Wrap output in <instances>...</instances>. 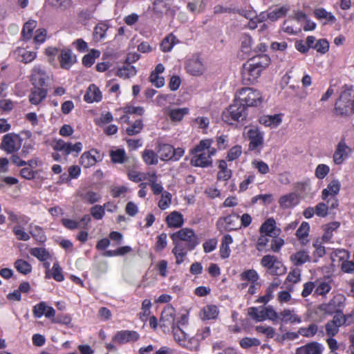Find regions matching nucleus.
Wrapping results in <instances>:
<instances>
[{
	"label": "nucleus",
	"mask_w": 354,
	"mask_h": 354,
	"mask_svg": "<svg viewBox=\"0 0 354 354\" xmlns=\"http://www.w3.org/2000/svg\"><path fill=\"white\" fill-rule=\"evenodd\" d=\"M252 39L250 36L245 35L241 38V51L248 55H250L252 52Z\"/></svg>",
	"instance_id": "09e8293b"
},
{
	"label": "nucleus",
	"mask_w": 354,
	"mask_h": 354,
	"mask_svg": "<svg viewBox=\"0 0 354 354\" xmlns=\"http://www.w3.org/2000/svg\"><path fill=\"white\" fill-rule=\"evenodd\" d=\"M261 264L268 269L269 273L273 275H281L286 271V268L282 262L274 255H265L261 260Z\"/></svg>",
	"instance_id": "6e6552de"
},
{
	"label": "nucleus",
	"mask_w": 354,
	"mask_h": 354,
	"mask_svg": "<svg viewBox=\"0 0 354 354\" xmlns=\"http://www.w3.org/2000/svg\"><path fill=\"white\" fill-rule=\"evenodd\" d=\"M344 299L342 295L335 296L328 304H326L324 310L326 313L331 314L334 312L336 313H340L339 309L341 308L342 304V300Z\"/></svg>",
	"instance_id": "b1692460"
},
{
	"label": "nucleus",
	"mask_w": 354,
	"mask_h": 354,
	"mask_svg": "<svg viewBox=\"0 0 354 354\" xmlns=\"http://www.w3.org/2000/svg\"><path fill=\"white\" fill-rule=\"evenodd\" d=\"M172 153H174L173 146L169 144H160L158 145V153L160 155L161 160H172Z\"/></svg>",
	"instance_id": "cd10ccee"
},
{
	"label": "nucleus",
	"mask_w": 354,
	"mask_h": 354,
	"mask_svg": "<svg viewBox=\"0 0 354 354\" xmlns=\"http://www.w3.org/2000/svg\"><path fill=\"white\" fill-rule=\"evenodd\" d=\"M346 322V318L343 313H337L333 316V319L328 321L326 325V333L329 337H334L339 332V328Z\"/></svg>",
	"instance_id": "9b49d317"
},
{
	"label": "nucleus",
	"mask_w": 354,
	"mask_h": 354,
	"mask_svg": "<svg viewBox=\"0 0 354 354\" xmlns=\"http://www.w3.org/2000/svg\"><path fill=\"white\" fill-rule=\"evenodd\" d=\"M110 156L111 160L114 163H122L124 162L126 153L124 149H118L114 151H111Z\"/></svg>",
	"instance_id": "3c124183"
},
{
	"label": "nucleus",
	"mask_w": 354,
	"mask_h": 354,
	"mask_svg": "<svg viewBox=\"0 0 354 354\" xmlns=\"http://www.w3.org/2000/svg\"><path fill=\"white\" fill-rule=\"evenodd\" d=\"M290 261L295 266H301L310 261V256L304 250L298 251L290 256Z\"/></svg>",
	"instance_id": "c756f323"
},
{
	"label": "nucleus",
	"mask_w": 354,
	"mask_h": 354,
	"mask_svg": "<svg viewBox=\"0 0 354 354\" xmlns=\"http://www.w3.org/2000/svg\"><path fill=\"white\" fill-rule=\"evenodd\" d=\"M8 219L12 222L17 224H24L26 225L28 223V219L24 215H19L15 214L12 211L7 212Z\"/></svg>",
	"instance_id": "5fc2aeb1"
},
{
	"label": "nucleus",
	"mask_w": 354,
	"mask_h": 354,
	"mask_svg": "<svg viewBox=\"0 0 354 354\" xmlns=\"http://www.w3.org/2000/svg\"><path fill=\"white\" fill-rule=\"evenodd\" d=\"M151 306L149 299H145L142 303V313H140V318L143 321H146L147 317L150 314V308Z\"/></svg>",
	"instance_id": "13d9d810"
},
{
	"label": "nucleus",
	"mask_w": 354,
	"mask_h": 354,
	"mask_svg": "<svg viewBox=\"0 0 354 354\" xmlns=\"http://www.w3.org/2000/svg\"><path fill=\"white\" fill-rule=\"evenodd\" d=\"M351 149L345 143L344 140H341L336 146L333 159L335 165H341L348 158L351 153Z\"/></svg>",
	"instance_id": "f8f14e48"
},
{
	"label": "nucleus",
	"mask_w": 354,
	"mask_h": 354,
	"mask_svg": "<svg viewBox=\"0 0 354 354\" xmlns=\"http://www.w3.org/2000/svg\"><path fill=\"white\" fill-rule=\"evenodd\" d=\"M212 140H202L192 150L193 154L190 163L194 167H208L212 165V157L216 153V149L211 147Z\"/></svg>",
	"instance_id": "7ed1b4c3"
},
{
	"label": "nucleus",
	"mask_w": 354,
	"mask_h": 354,
	"mask_svg": "<svg viewBox=\"0 0 354 354\" xmlns=\"http://www.w3.org/2000/svg\"><path fill=\"white\" fill-rule=\"evenodd\" d=\"M178 42L176 37L173 34L167 35L161 42L160 48L163 52L171 50L174 46Z\"/></svg>",
	"instance_id": "e433bc0d"
},
{
	"label": "nucleus",
	"mask_w": 354,
	"mask_h": 354,
	"mask_svg": "<svg viewBox=\"0 0 354 354\" xmlns=\"http://www.w3.org/2000/svg\"><path fill=\"white\" fill-rule=\"evenodd\" d=\"M252 165L261 174H266L269 172L268 165L262 160H255L252 162Z\"/></svg>",
	"instance_id": "0e129e2a"
},
{
	"label": "nucleus",
	"mask_w": 354,
	"mask_h": 354,
	"mask_svg": "<svg viewBox=\"0 0 354 354\" xmlns=\"http://www.w3.org/2000/svg\"><path fill=\"white\" fill-rule=\"evenodd\" d=\"M340 183L338 180H332L328 185L327 187L323 189L322 193V198L323 200H326L329 195L335 196L340 190Z\"/></svg>",
	"instance_id": "a878e982"
},
{
	"label": "nucleus",
	"mask_w": 354,
	"mask_h": 354,
	"mask_svg": "<svg viewBox=\"0 0 354 354\" xmlns=\"http://www.w3.org/2000/svg\"><path fill=\"white\" fill-rule=\"evenodd\" d=\"M160 324L161 327L167 329L169 326L173 328V326H176L175 323V309L171 305L166 306L162 311Z\"/></svg>",
	"instance_id": "ddd939ff"
},
{
	"label": "nucleus",
	"mask_w": 354,
	"mask_h": 354,
	"mask_svg": "<svg viewBox=\"0 0 354 354\" xmlns=\"http://www.w3.org/2000/svg\"><path fill=\"white\" fill-rule=\"evenodd\" d=\"M139 338V334L133 330H121L113 337V341L120 344L130 342H136Z\"/></svg>",
	"instance_id": "2eb2a0df"
},
{
	"label": "nucleus",
	"mask_w": 354,
	"mask_h": 354,
	"mask_svg": "<svg viewBox=\"0 0 354 354\" xmlns=\"http://www.w3.org/2000/svg\"><path fill=\"white\" fill-rule=\"evenodd\" d=\"M189 113L188 108H178L169 110L168 115L173 122H180Z\"/></svg>",
	"instance_id": "f704fd0d"
},
{
	"label": "nucleus",
	"mask_w": 354,
	"mask_h": 354,
	"mask_svg": "<svg viewBox=\"0 0 354 354\" xmlns=\"http://www.w3.org/2000/svg\"><path fill=\"white\" fill-rule=\"evenodd\" d=\"M59 60L62 68L69 69L76 62V57L71 50H63L59 56Z\"/></svg>",
	"instance_id": "a211bd4d"
},
{
	"label": "nucleus",
	"mask_w": 354,
	"mask_h": 354,
	"mask_svg": "<svg viewBox=\"0 0 354 354\" xmlns=\"http://www.w3.org/2000/svg\"><path fill=\"white\" fill-rule=\"evenodd\" d=\"M298 196L295 193H289L281 196L279 203L281 208L288 209L295 206L298 203Z\"/></svg>",
	"instance_id": "412c9836"
},
{
	"label": "nucleus",
	"mask_w": 354,
	"mask_h": 354,
	"mask_svg": "<svg viewBox=\"0 0 354 354\" xmlns=\"http://www.w3.org/2000/svg\"><path fill=\"white\" fill-rule=\"evenodd\" d=\"M280 316L284 322H290L291 324L301 322V319L299 317L294 310L290 309H285L281 313Z\"/></svg>",
	"instance_id": "473e14b6"
},
{
	"label": "nucleus",
	"mask_w": 354,
	"mask_h": 354,
	"mask_svg": "<svg viewBox=\"0 0 354 354\" xmlns=\"http://www.w3.org/2000/svg\"><path fill=\"white\" fill-rule=\"evenodd\" d=\"M142 129V121L141 120H137L133 124L127 128L126 132L129 136H134L140 133Z\"/></svg>",
	"instance_id": "603ef678"
},
{
	"label": "nucleus",
	"mask_w": 354,
	"mask_h": 354,
	"mask_svg": "<svg viewBox=\"0 0 354 354\" xmlns=\"http://www.w3.org/2000/svg\"><path fill=\"white\" fill-rule=\"evenodd\" d=\"M171 202V194L168 192L162 194L161 198L158 202V207L164 210L169 207Z\"/></svg>",
	"instance_id": "6e6d98bb"
},
{
	"label": "nucleus",
	"mask_w": 354,
	"mask_h": 354,
	"mask_svg": "<svg viewBox=\"0 0 354 354\" xmlns=\"http://www.w3.org/2000/svg\"><path fill=\"white\" fill-rule=\"evenodd\" d=\"M259 122L266 127L275 128L278 127L281 122V118L280 115L275 114L272 115H263L259 120Z\"/></svg>",
	"instance_id": "bb28decb"
},
{
	"label": "nucleus",
	"mask_w": 354,
	"mask_h": 354,
	"mask_svg": "<svg viewBox=\"0 0 354 354\" xmlns=\"http://www.w3.org/2000/svg\"><path fill=\"white\" fill-rule=\"evenodd\" d=\"M287 11L288 8L286 7L283 6L281 8H277L267 14V17L272 21H275L277 19L284 16Z\"/></svg>",
	"instance_id": "864d4df0"
},
{
	"label": "nucleus",
	"mask_w": 354,
	"mask_h": 354,
	"mask_svg": "<svg viewBox=\"0 0 354 354\" xmlns=\"http://www.w3.org/2000/svg\"><path fill=\"white\" fill-rule=\"evenodd\" d=\"M310 230V225L307 222H302L300 227L296 232V236L301 241V243H305V239L308 236Z\"/></svg>",
	"instance_id": "a18cd8bd"
},
{
	"label": "nucleus",
	"mask_w": 354,
	"mask_h": 354,
	"mask_svg": "<svg viewBox=\"0 0 354 354\" xmlns=\"http://www.w3.org/2000/svg\"><path fill=\"white\" fill-rule=\"evenodd\" d=\"M48 79L49 75L41 65L37 64L32 68L30 80L34 86H43Z\"/></svg>",
	"instance_id": "9d476101"
},
{
	"label": "nucleus",
	"mask_w": 354,
	"mask_h": 354,
	"mask_svg": "<svg viewBox=\"0 0 354 354\" xmlns=\"http://www.w3.org/2000/svg\"><path fill=\"white\" fill-rule=\"evenodd\" d=\"M166 221L169 227H180L183 224V215L178 212H172L167 216Z\"/></svg>",
	"instance_id": "c85d7f7f"
},
{
	"label": "nucleus",
	"mask_w": 354,
	"mask_h": 354,
	"mask_svg": "<svg viewBox=\"0 0 354 354\" xmlns=\"http://www.w3.org/2000/svg\"><path fill=\"white\" fill-rule=\"evenodd\" d=\"M84 99L88 103L100 102L102 100L101 91L95 84H91L86 90Z\"/></svg>",
	"instance_id": "aec40b11"
},
{
	"label": "nucleus",
	"mask_w": 354,
	"mask_h": 354,
	"mask_svg": "<svg viewBox=\"0 0 354 354\" xmlns=\"http://www.w3.org/2000/svg\"><path fill=\"white\" fill-rule=\"evenodd\" d=\"M330 171L329 167L324 164L319 165L315 169V176L319 179L324 178Z\"/></svg>",
	"instance_id": "e2e57ef3"
},
{
	"label": "nucleus",
	"mask_w": 354,
	"mask_h": 354,
	"mask_svg": "<svg viewBox=\"0 0 354 354\" xmlns=\"http://www.w3.org/2000/svg\"><path fill=\"white\" fill-rule=\"evenodd\" d=\"M247 108L237 100L223 111L222 118L224 122L232 124L234 121H242L246 118Z\"/></svg>",
	"instance_id": "423d86ee"
},
{
	"label": "nucleus",
	"mask_w": 354,
	"mask_h": 354,
	"mask_svg": "<svg viewBox=\"0 0 354 354\" xmlns=\"http://www.w3.org/2000/svg\"><path fill=\"white\" fill-rule=\"evenodd\" d=\"M21 146V139L19 135L10 133L4 135L0 148L8 153L18 151Z\"/></svg>",
	"instance_id": "1a4fd4ad"
},
{
	"label": "nucleus",
	"mask_w": 354,
	"mask_h": 354,
	"mask_svg": "<svg viewBox=\"0 0 354 354\" xmlns=\"http://www.w3.org/2000/svg\"><path fill=\"white\" fill-rule=\"evenodd\" d=\"M37 27V21L29 20L24 25L22 30V36L24 39L28 40L32 37V32Z\"/></svg>",
	"instance_id": "58836bf2"
},
{
	"label": "nucleus",
	"mask_w": 354,
	"mask_h": 354,
	"mask_svg": "<svg viewBox=\"0 0 354 354\" xmlns=\"http://www.w3.org/2000/svg\"><path fill=\"white\" fill-rule=\"evenodd\" d=\"M187 73L194 76H198L203 73L205 67L198 55H194L186 64Z\"/></svg>",
	"instance_id": "4468645a"
},
{
	"label": "nucleus",
	"mask_w": 354,
	"mask_h": 354,
	"mask_svg": "<svg viewBox=\"0 0 354 354\" xmlns=\"http://www.w3.org/2000/svg\"><path fill=\"white\" fill-rule=\"evenodd\" d=\"M173 333L174 339L178 342V344L183 346L187 347V335L186 333L180 327V326L176 325V326H173Z\"/></svg>",
	"instance_id": "72a5a7b5"
},
{
	"label": "nucleus",
	"mask_w": 354,
	"mask_h": 354,
	"mask_svg": "<svg viewBox=\"0 0 354 354\" xmlns=\"http://www.w3.org/2000/svg\"><path fill=\"white\" fill-rule=\"evenodd\" d=\"M15 53L17 59L25 64L32 62L37 57L36 52L28 50L24 48H18Z\"/></svg>",
	"instance_id": "5701e85b"
},
{
	"label": "nucleus",
	"mask_w": 354,
	"mask_h": 354,
	"mask_svg": "<svg viewBox=\"0 0 354 354\" xmlns=\"http://www.w3.org/2000/svg\"><path fill=\"white\" fill-rule=\"evenodd\" d=\"M314 15L318 19H324L325 23L334 22L335 21V16L331 12H327L324 8L315 9Z\"/></svg>",
	"instance_id": "ea45409f"
},
{
	"label": "nucleus",
	"mask_w": 354,
	"mask_h": 354,
	"mask_svg": "<svg viewBox=\"0 0 354 354\" xmlns=\"http://www.w3.org/2000/svg\"><path fill=\"white\" fill-rule=\"evenodd\" d=\"M232 238L229 234H225L223 237L222 243L220 246V255L222 259H227L230 257V245L232 243Z\"/></svg>",
	"instance_id": "7c9ffc66"
},
{
	"label": "nucleus",
	"mask_w": 354,
	"mask_h": 354,
	"mask_svg": "<svg viewBox=\"0 0 354 354\" xmlns=\"http://www.w3.org/2000/svg\"><path fill=\"white\" fill-rule=\"evenodd\" d=\"M144 162L149 165H156L158 162V155L152 150L145 149L142 153Z\"/></svg>",
	"instance_id": "79ce46f5"
},
{
	"label": "nucleus",
	"mask_w": 354,
	"mask_h": 354,
	"mask_svg": "<svg viewBox=\"0 0 354 354\" xmlns=\"http://www.w3.org/2000/svg\"><path fill=\"white\" fill-rule=\"evenodd\" d=\"M81 197L84 202L90 204L98 202L101 198L100 194L93 191H87L86 192L82 194Z\"/></svg>",
	"instance_id": "49530a36"
},
{
	"label": "nucleus",
	"mask_w": 354,
	"mask_h": 354,
	"mask_svg": "<svg viewBox=\"0 0 354 354\" xmlns=\"http://www.w3.org/2000/svg\"><path fill=\"white\" fill-rule=\"evenodd\" d=\"M236 100L245 107L258 106L263 102V97L259 91L250 87H245L236 92Z\"/></svg>",
	"instance_id": "20e7f679"
},
{
	"label": "nucleus",
	"mask_w": 354,
	"mask_h": 354,
	"mask_svg": "<svg viewBox=\"0 0 354 354\" xmlns=\"http://www.w3.org/2000/svg\"><path fill=\"white\" fill-rule=\"evenodd\" d=\"M323 346L316 342H312L298 348L296 354H322Z\"/></svg>",
	"instance_id": "f3484780"
},
{
	"label": "nucleus",
	"mask_w": 354,
	"mask_h": 354,
	"mask_svg": "<svg viewBox=\"0 0 354 354\" xmlns=\"http://www.w3.org/2000/svg\"><path fill=\"white\" fill-rule=\"evenodd\" d=\"M314 48L320 53H325L328 50L329 44L326 39L318 40L314 46Z\"/></svg>",
	"instance_id": "774afa93"
},
{
	"label": "nucleus",
	"mask_w": 354,
	"mask_h": 354,
	"mask_svg": "<svg viewBox=\"0 0 354 354\" xmlns=\"http://www.w3.org/2000/svg\"><path fill=\"white\" fill-rule=\"evenodd\" d=\"M97 153L96 151H91L84 152L80 157V162L85 168L92 167L97 162V159L93 153Z\"/></svg>",
	"instance_id": "2f4dec72"
},
{
	"label": "nucleus",
	"mask_w": 354,
	"mask_h": 354,
	"mask_svg": "<svg viewBox=\"0 0 354 354\" xmlns=\"http://www.w3.org/2000/svg\"><path fill=\"white\" fill-rule=\"evenodd\" d=\"M244 135L250 141L249 150L260 153L264 145L263 133L255 127H245Z\"/></svg>",
	"instance_id": "0eeeda50"
},
{
	"label": "nucleus",
	"mask_w": 354,
	"mask_h": 354,
	"mask_svg": "<svg viewBox=\"0 0 354 354\" xmlns=\"http://www.w3.org/2000/svg\"><path fill=\"white\" fill-rule=\"evenodd\" d=\"M270 63V59L266 54L253 56L248 60L243 66V84L250 85L255 83L261 72L269 66Z\"/></svg>",
	"instance_id": "f257e3e1"
},
{
	"label": "nucleus",
	"mask_w": 354,
	"mask_h": 354,
	"mask_svg": "<svg viewBox=\"0 0 354 354\" xmlns=\"http://www.w3.org/2000/svg\"><path fill=\"white\" fill-rule=\"evenodd\" d=\"M15 268L19 272L25 275L29 274L32 271V266L28 262L23 259H17L15 262Z\"/></svg>",
	"instance_id": "a19ab883"
},
{
	"label": "nucleus",
	"mask_w": 354,
	"mask_h": 354,
	"mask_svg": "<svg viewBox=\"0 0 354 354\" xmlns=\"http://www.w3.org/2000/svg\"><path fill=\"white\" fill-rule=\"evenodd\" d=\"M47 91L40 86H35L29 95V101L32 104H38L46 96Z\"/></svg>",
	"instance_id": "393cba45"
},
{
	"label": "nucleus",
	"mask_w": 354,
	"mask_h": 354,
	"mask_svg": "<svg viewBox=\"0 0 354 354\" xmlns=\"http://www.w3.org/2000/svg\"><path fill=\"white\" fill-rule=\"evenodd\" d=\"M30 253L41 261H44L50 257L49 252L43 248H33L30 250Z\"/></svg>",
	"instance_id": "37998d69"
},
{
	"label": "nucleus",
	"mask_w": 354,
	"mask_h": 354,
	"mask_svg": "<svg viewBox=\"0 0 354 354\" xmlns=\"http://www.w3.org/2000/svg\"><path fill=\"white\" fill-rule=\"evenodd\" d=\"M260 232L270 237L275 238L279 235L280 229L277 228L274 219L270 218L262 224Z\"/></svg>",
	"instance_id": "dca6fc26"
},
{
	"label": "nucleus",
	"mask_w": 354,
	"mask_h": 354,
	"mask_svg": "<svg viewBox=\"0 0 354 354\" xmlns=\"http://www.w3.org/2000/svg\"><path fill=\"white\" fill-rule=\"evenodd\" d=\"M330 286L328 282H320L315 290V295H324L330 290Z\"/></svg>",
	"instance_id": "680f3d73"
},
{
	"label": "nucleus",
	"mask_w": 354,
	"mask_h": 354,
	"mask_svg": "<svg viewBox=\"0 0 354 354\" xmlns=\"http://www.w3.org/2000/svg\"><path fill=\"white\" fill-rule=\"evenodd\" d=\"M239 216L228 215L223 218H220L218 225H221L225 230L232 231L239 228L238 226Z\"/></svg>",
	"instance_id": "6ab92c4d"
},
{
	"label": "nucleus",
	"mask_w": 354,
	"mask_h": 354,
	"mask_svg": "<svg viewBox=\"0 0 354 354\" xmlns=\"http://www.w3.org/2000/svg\"><path fill=\"white\" fill-rule=\"evenodd\" d=\"M136 73V68L133 66L127 64L122 68H120L118 70L116 75L122 79H128L132 76H134Z\"/></svg>",
	"instance_id": "4c0bfd02"
},
{
	"label": "nucleus",
	"mask_w": 354,
	"mask_h": 354,
	"mask_svg": "<svg viewBox=\"0 0 354 354\" xmlns=\"http://www.w3.org/2000/svg\"><path fill=\"white\" fill-rule=\"evenodd\" d=\"M12 232L18 240L26 241L30 239V233L25 232L19 226H15Z\"/></svg>",
	"instance_id": "4d7b16f0"
},
{
	"label": "nucleus",
	"mask_w": 354,
	"mask_h": 354,
	"mask_svg": "<svg viewBox=\"0 0 354 354\" xmlns=\"http://www.w3.org/2000/svg\"><path fill=\"white\" fill-rule=\"evenodd\" d=\"M205 6L206 3L203 0H197L188 3L187 8L192 12L199 13L204 10Z\"/></svg>",
	"instance_id": "8fccbe9b"
},
{
	"label": "nucleus",
	"mask_w": 354,
	"mask_h": 354,
	"mask_svg": "<svg viewBox=\"0 0 354 354\" xmlns=\"http://www.w3.org/2000/svg\"><path fill=\"white\" fill-rule=\"evenodd\" d=\"M51 4L62 10H67L72 6L71 0H53Z\"/></svg>",
	"instance_id": "338daca9"
},
{
	"label": "nucleus",
	"mask_w": 354,
	"mask_h": 354,
	"mask_svg": "<svg viewBox=\"0 0 354 354\" xmlns=\"http://www.w3.org/2000/svg\"><path fill=\"white\" fill-rule=\"evenodd\" d=\"M129 178L135 182L138 183L147 179V174L145 173H140L136 170H129L128 172Z\"/></svg>",
	"instance_id": "bf43d9fd"
},
{
	"label": "nucleus",
	"mask_w": 354,
	"mask_h": 354,
	"mask_svg": "<svg viewBox=\"0 0 354 354\" xmlns=\"http://www.w3.org/2000/svg\"><path fill=\"white\" fill-rule=\"evenodd\" d=\"M30 234L37 241L43 243L46 241V236L41 227L39 226H35L34 229L30 231Z\"/></svg>",
	"instance_id": "052dcab7"
},
{
	"label": "nucleus",
	"mask_w": 354,
	"mask_h": 354,
	"mask_svg": "<svg viewBox=\"0 0 354 354\" xmlns=\"http://www.w3.org/2000/svg\"><path fill=\"white\" fill-rule=\"evenodd\" d=\"M240 279L243 281H248L250 283L257 282L259 276L257 271L254 269H249L243 271L240 274Z\"/></svg>",
	"instance_id": "c9c22d12"
},
{
	"label": "nucleus",
	"mask_w": 354,
	"mask_h": 354,
	"mask_svg": "<svg viewBox=\"0 0 354 354\" xmlns=\"http://www.w3.org/2000/svg\"><path fill=\"white\" fill-rule=\"evenodd\" d=\"M260 344V341L256 338L245 337L240 341L241 346L244 348L259 346Z\"/></svg>",
	"instance_id": "69168bd1"
},
{
	"label": "nucleus",
	"mask_w": 354,
	"mask_h": 354,
	"mask_svg": "<svg viewBox=\"0 0 354 354\" xmlns=\"http://www.w3.org/2000/svg\"><path fill=\"white\" fill-rule=\"evenodd\" d=\"M337 115L347 116L354 113V99L352 100V90L345 88L335 104Z\"/></svg>",
	"instance_id": "39448f33"
},
{
	"label": "nucleus",
	"mask_w": 354,
	"mask_h": 354,
	"mask_svg": "<svg viewBox=\"0 0 354 354\" xmlns=\"http://www.w3.org/2000/svg\"><path fill=\"white\" fill-rule=\"evenodd\" d=\"M318 331V326L315 324H310L308 327L300 328L298 333L305 337H312L316 335Z\"/></svg>",
	"instance_id": "c03bdc74"
},
{
	"label": "nucleus",
	"mask_w": 354,
	"mask_h": 354,
	"mask_svg": "<svg viewBox=\"0 0 354 354\" xmlns=\"http://www.w3.org/2000/svg\"><path fill=\"white\" fill-rule=\"evenodd\" d=\"M108 27L104 24H99L97 25L93 31V38L96 41L102 40L106 34Z\"/></svg>",
	"instance_id": "de8ad7c7"
},
{
	"label": "nucleus",
	"mask_w": 354,
	"mask_h": 354,
	"mask_svg": "<svg viewBox=\"0 0 354 354\" xmlns=\"http://www.w3.org/2000/svg\"><path fill=\"white\" fill-rule=\"evenodd\" d=\"M219 310L215 305H207L200 311L199 316L203 321L215 319L217 318Z\"/></svg>",
	"instance_id": "4be33fe9"
},
{
	"label": "nucleus",
	"mask_w": 354,
	"mask_h": 354,
	"mask_svg": "<svg viewBox=\"0 0 354 354\" xmlns=\"http://www.w3.org/2000/svg\"><path fill=\"white\" fill-rule=\"evenodd\" d=\"M171 237L175 244L172 252L176 257V263L180 264L184 261L187 251L183 244L178 242L177 240L186 242L187 249L192 250L198 244L197 236L192 229L186 227L172 234Z\"/></svg>",
	"instance_id": "f03ea898"
}]
</instances>
